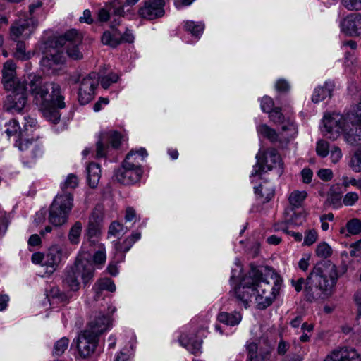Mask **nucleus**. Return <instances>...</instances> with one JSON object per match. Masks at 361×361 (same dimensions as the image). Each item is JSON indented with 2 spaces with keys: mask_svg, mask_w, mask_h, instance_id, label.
Segmentation results:
<instances>
[{
  "mask_svg": "<svg viewBox=\"0 0 361 361\" xmlns=\"http://www.w3.org/2000/svg\"><path fill=\"white\" fill-rule=\"evenodd\" d=\"M109 12L104 8L98 11L97 18L100 22H106L109 19Z\"/></svg>",
  "mask_w": 361,
  "mask_h": 361,
  "instance_id": "obj_62",
  "label": "nucleus"
},
{
  "mask_svg": "<svg viewBox=\"0 0 361 361\" xmlns=\"http://www.w3.org/2000/svg\"><path fill=\"white\" fill-rule=\"evenodd\" d=\"M316 152L317 154L322 157H326L329 152L328 142L324 140H319L317 144Z\"/></svg>",
  "mask_w": 361,
  "mask_h": 361,
  "instance_id": "obj_45",
  "label": "nucleus"
},
{
  "mask_svg": "<svg viewBox=\"0 0 361 361\" xmlns=\"http://www.w3.org/2000/svg\"><path fill=\"white\" fill-rule=\"evenodd\" d=\"M61 260V251L56 247L50 248L45 254L44 266L47 271L52 273Z\"/></svg>",
  "mask_w": 361,
  "mask_h": 361,
  "instance_id": "obj_24",
  "label": "nucleus"
},
{
  "mask_svg": "<svg viewBox=\"0 0 361 361\" xmlns=\"http://www.w3.org/2000/svg\"><path fill=\"white\" fill-rule=\"evenodd\" d=\"M106 256L104 248L97 251L93 255V262L95 264H104L106 262Z\"/></svg>",
  "mask_w": 361,
  "mask_h": 361,
  "instance_id": "obj_52",
  "label": "nucleus"
},
{
  "mask_svg": "<svg viewBox=\"0 0 361 361\" xmlns=\"http://www.w3.org/2000/svg\"><path fill=\"white\" fill-rule=\"evenodd\" d=\"M134 357L133 348L131 350H121L115 359V361H132Z\"/></svg>",
  "mask_w": 361,
  "mask_h": 361,
  "instance_id": "obj_50",
  "label": "nucleus"
},
{
  "mask_svg": "<svg viewBox=\"0 0 361 361\" xmlns=\"http://www.w3.org/2000/svg\"><path fill=\"white\" fill-rule=\"evenodd\" d=\"M69 343V340L66 337H63L57 341L54 346L53 353L55 355H61L67 349Z\"/></svg>",
  "mask_w": 361,
  "mask_h": 361,
  "instance_id": "obj_40",
  "label": "nucleus"
},
{
  "mask_svg": "<svg viewBox=\"0 0 361 361\" xmlns=\"http://www.w3.org/2000/svg\"><path fill=\"white\" fill-rule=\"evenodd\" d=\"M302 181L305 183H310L312 180L313 172L310 169L305 168L301 171Z\"/></svg>",
  "mask_w": 361,
  "mask_h": 361,
  "instance_id": "obj_57",
  "label": "nucleus"
},
{
  "mask_svg": "<svg viewBox=\"0 0 361 361\" xmlns=\"http://www.w3.org/2000/svg\"><path fill=\"white\" fill-rule=\"evenodd\" d=\"M359 199L358 194L356 192H348L343 197V204L347 206L353 205Z\"/></svg>",
  "mask_w": 361,
  "mask_h": 361,
  "instance_id": "obj_54",
  "label": "nucleus"
},
{
  "mask_svg": "<svg viewBox=\"0 0 361 361\" xmlns=\"http://www.w3.org/2000/svg\"><path fill=\"white\" fill-rule=\"evenodd\" d=\"M274 101L273 99L267 96L264 97L261 101V109L264 112L269 113L274 108Z\"/></svg>",
  "mask_w": 361,
  "mask_h": 361,
  "instance_id": "obj_51",
  "label": "nucleus"
},
{
  "mask_svg": "<svg viewBox=\"0 0 361 361\" xmlns=\"http://www.w3.org/2000/svg\"><path fill=\"white\" fill-rule=\"evenodd\" d=\"M325 131L331 135L329 138L336 139L341 132L345 131V119L343 115L337 113L325 115L324 117Z\"/></svg>",
  "mask_w": 361,
  "mask_h": 361,
  "instance_id": "obj_16",
  "label": "nucleus"
},
{
  "mask_svg": "<svg viewBox=\"0 0 361 361\" xmlns=\"http://www.w3.org/2000/svg\"><path fill=\"white\" fill-rule=\"evenodd\" d=\"M44 258L45 255L41 252H35L32 255V262L35 264H41L42 266H44Z\"/></svg>",
  "mask_w": 361,
  "mask_h": 361,
  "instance_id": "obj_63",
  "label": "nucleus"
},
{
  "mask_svg": "<svg viewBox=\"0 0 361 361\" xmlns=\"http://www.w3.org/2000/svg\"><path fill=\"white\" fill-rule=\"evenodd\" d=\"M27 81L29 92L44 118L53 124L59 123L61 116L59 109L66 107L61 86L54 82H44L41 75L33 73L28 75Z\"/></svg>",
  "mask_w": 361,
  "mask_h": 361,
  "instance_id": "obj_2",
  "label": "nucleus"
},
{
  "mask_svg": "<svg viewBox=\"0 0 361 361\" xmlns=\"http://www.w3.org/2000/svg\"><path fill=\"white\" fill-rule=\"evenodd\" d=\"M269 118L276 123H281L283 122L284 116L281 113L280 107H276L269 112Z\"/></svg>",
  "mask_w": 361,
  "mask_h": 361,
  "instance_id": "obj_46",
  "label": "nucleus"
},
{
  "mask_svg": "<svg viewBox=\"0 0 361 361\" xmlns=\"http://www.w3.org/2000/svg\"><path fill=\"white\" fill-rule=\"evenodd\" d=\"M357 128H355V131L350 129L349 131L344 134L345 141L350 145H357L361 141V135L357 134Z\"/></svg>",
  "mask_w": 361,
  "mask_h": 361,
  "instance_id": "obj_41",
  "label": "nucleus"
},
{
  "mask_svg": "<svg viewBox=\"0 0 361 361\" xmlns=\"http://www.w3.org/2000/svg\"><path fill=\"white\" fill-rule=\"evenodd\" d=\"M82 228V223L79 221L75 222L68 233V239L72 244H78Z\"/></svg>",
  "mask_w": 361,
  "mask_h": 361,
  "instance_id": "obj_32",
  "label": "nucleus"
},
{
  "mask_svg": "<svg viewBox=\"0 0 361 361\" xmlns=\"http://www.w3.org/2000/svg\"><path fill=\"white\" fill-rule=\"evenodd\" d=\"M247 361H271V350L268 348L258 349L257 343L252 342L246 345Z\"/></svg>",
  "mask_w": 361,
  "mask_h": 361,
  "instance_id": "obj_20",
  "label": "nucleus"
},
{
  "mask_svg": "<svg viewBox=\"0 0 361 361\" xmlns=\"http://www.w3.org/2000/svg\"><path fill=\"white\" fill-rule=\"evenodd\" d=\"M307 194L305 191L295 190L289 196V202L291 205L298 207L306 198Z\"/></svg>",
  "mask_w": 361,
  "mask_h": 361,
  "instance_id": "obj_36",
  "label": "nucleus"
},
{
  "mask_svg": "<svg viewBox=\"0 0 361 361\" xmlns=\"http://www.w3.org/2000/svg\"><path fill=\"white\" fill-rule=\"evenodd\" d=\"M37 25V21L33 18L20 19L15 25L11 27V36L13 40H16L25 30L35 29Z\"/></svg>",
  "mask_w": 361,
  "mask_h": 361,
  "instance_id": "obj_22",
  "label": "nucleus"
},
{
  "mask_svg": "<svg viewBox=\"0 0 361 361\" xmlns=\"http://www.w3.org/2000/svg\"><path fill=\"white\" fill-rule=\"evenodd\" d=\"M128 231V226H124L118 221H113L108 228V238L111 237L118 238Z\"/></svg>",
  "mask_w": 361,
  "mask_h": 361,
  "instance_id": "obj_27",
  "label": "nucleus"
},
{
  "mask_svg": "<svg viewBox=\"0 0 361 361\" xmlns=\"http://www.w3.org/2000/svg\"><path fill=\"white\" fill-rule=\"evenodd\" d=\"M334 87L331 82H326L324 83V86L316 88L312 95V102L318 103L326 98L330 99L332 95Z\"/></svg>",
  "mask_w": 361,
  "mask_h": 361,
  "instance_id": "obj_25",
  "label": "nucleus"
},
{
  "mask_svg": "<svg viewBox=\"0 0 361 361\" xmlns=\"http://www.w3.org/2000/svg\"><path fill=\"white\" fill-rule=\"evenodd\" d=\"M257 132L271 142H275L278 140V134L276 130L266 124L259 126L257 127Z\"/></svg>",
  "mask_w": 361,
  "mask_h": 361,
  "instance_id": "obj_31",
  "label": "nucleus"
},
{
  "mask_svg": "<svg viewBox=\"0 0 361 361\" xmlns=\"http://www.w3.org/2000/svg\"><path fill=\"white\" fill-rule=\"evenodd\" d=\"M101 40L104 44L109 45L113 48L116 47L121 44V40L113 35L109 31H106L103 33Z\"/></svg>",
  "mask_w": 361,
  "mask_h": 361,
  "instance_id": "obj_39",
  "label": "nucleus"
},
{
  "mask_svg": "<svg viewBox=\"0 0 361 361\" xmlns=\"http://www.w3.org/2000/svg\"><path fill=\"white\" fill-rule=\"evenodd\" d=\"M331 358L332 361H361V356L357 350L348 348L334 350Z\"/></svg>",
  "mask_w": 361,
  "mask_h": 361,
  "instance_id": "obj_23",
  "label": "nucleus"
},
{
  "mask_svg": "<svg viewBox=\"0 0 361 361\" xmlns=\"http://www.w3.org/2000/svg\"><path fill=\"white\" fill-rule=\"evenodd\" d=\"M95 288L98 290H107L112 293L116 290V286L111 279L104 278L95 283Z\"/></svg>",
  "mask_w": 361,
  "mask_h": 361,
  "instance_id": "obj_34",
  "label": "nucleus"
},
{
  "mask_svg": "<svg viewBox=\"0 0 361 361\" xmlns=\"http://www.w3.org/2000/svg\"><path fill=\"white\" fill-rule=\"evenodd\" d=\"M33 123L34 121H32L30 124L26 123L23 130H20L18 123L15 119L11 120L7 123L6 133L8 137L18 133L19 140L16 141V145H17L21 151L27 149L28 145L32 144L34 140L33 137L30 139L28 138L27 135V132L29 130L28 127L30 128V131H32L35 126Z\"/></svg>",
  "mask_w": 361,
  "mask_h": 361,
  "instance_id": "obj_13",
  "label": "nucleus"
},
{
  "mask_svg": "<svg viewBox=\"0 0 361 361\" xmlns=\"http://www.w3.org/2000/svg\"><path fill=\"white\" fill-rule=\"evenodd\" d=\"M99 338L85 331H81L77 338V349L81 357H90L96 350Z\"/></svg>",
  "mask_w": 361,
  "mask_h": 361,
  "instance_id": "obj_15",
  "label": "nucleus"
},
{
  "mask_svg": "<svg viewBox=\"0 0 361 361\" xmlns=\"http://www.w3.org/2000/svg\"><path fill=\"white\" fill-rule=\"evenodd\" d=\"M341 31L346 35L357 37L361 35V14L350 13L341 23Z\"/></svg>",
  "mask_w": 361,
  "mask_h": 361,
  "instance_id": "obj_18",
  "label": "nucleus"
},
{
  "mask_svg": "<svg viewBox=\"0 0 361 361\" xmlns=\"http://www.w3.org/2000/svg\"><path fill=\"white\" fill-rule=\"evenodd\" d=\"M104 138L102 135L100 136L99 140L97 142V157H104L106 155V145L104 143Z\"/></svg>",
  "mask_w": 361,
  "mask_h": 361,
  "instance_id": "obj_49",
  "label": "nucleus"
},
{
  "mask_svg": "<svg viewBox=\"0 0 361 361\" xmlns=\"http://www.w3.org/2000/svg\"><path fill=\"white\" fill-rule=\"evenodd\" d=\"M98 86L90 82L89 80L80 81L78 90V101L80 105H86L94 99L95 90Z\"/></svg>",
  "mask_w": 361,
  "mask_h": 361,
  "instance_id": "obj_19",
  "label": "nucleus"
},
{
  "mask_svg": "<svg viewBox=\"0 0 361 361\" xmlns=\"http://www.w3.org/2000/svg\"><path fill=\"white\" fill-rule=\"evenodd\" d=\"M353 300L357 306L356 319H358L361 317V289L357 290L354 293Z\"/></svg>",
  "mask_w": 361,
  "mask_h": 361,
  "instance_id": "obj_56",
  "label": "nucleus"
},
{
  "mask_svg": "<svg viewBox=\"0 0 361 361\" xmlns=\"http://www.w3.org/2000/svg\"><path fill=\"white\" fill-rule=\"evenodd\" d=\"M135 243V233L133 232L130 235L124 239L122 242L118 241L115 243V249L117 252H126Z\"/></svg>",
  "mask_w": 361,
  "mask_h": 361,
  "instance_id": "obj_29",
  "label": "nucleus"
},
{
  "mask_svg": "<svg viewBox=\"0 0 361 361\" xmlns=\"http://www.w3.org/2000/svg\"><path fill=\"white\" fill-rule=\"evenodd\" d=\"M104 214L99 206L95 207L88 217L84 236L90 245H95L102 235Z\"/></svg>",
  "mask_w": 361,
  "mask_h": 361,
  "instance_id": "obj_10",
  "label": "nucleus"
},
{
  "mask_svg": "<svg viewBox=\"0 0 361 361\" xmlns=\"http://www.w3.org/2000/svg\"><path fill=\"white\" fill-rule=\"evenodd\" d=\"M28 75L23 82L16 83L11 89H5L11 91L4 102L3 107L7 111L21 112L27 102V84Z\"/></svg>",
  "mask_w": 361,
  "mask_h": 361,
  "instance_id": "obj_8",
  "label": "nucleus"
},
{
  "mask_svg": "<svg viewBox=\"0 0 361 361\" xmlns=\"http://www.w3.org/2000/svg\"><path fill=\"white\" fill-rule=\"evenodd\" d=\"M110 317L101 312L92 314L84 330L93 336L99 338L110 326Z\"/></svg>",
  "mask_w": 361,
  "mask_h": 361,
  "instance_id": "obj_14",
  "label": "nucleus"
},
{
  "mask_svg": "<svg viewBox=\"0 0 361 361\" xmlns=\"http://www.w3.org/2000/svg\"><path fill=\"white\" fill-rule=\"evenodd\" d=\"M112 8H114V13L116 16H122L124 15V8L128 6H131L135 4V0H126L125 3L121 6V3L117 0H114L109 3Z\"/></svg>",
  "mask_w": 361,
  "mask_h": 361,
  "instance_id": "obj_33",
  "label": "nucleus"
},
{
  "mask_svg": "<svg viewBox=\"0 0 361 361\" xmlns=\"http://www.w3.org/2000/svg\"><path fill=\"white\" fill-rule=\"evenodd\" d=\"M135 217V211L133 207H127L126 209L124 219L125 223L131 221Z\"/></svg>",
  "mask_w": 361,
  "mask_h": 361,
  "instance_id": "obj_64",
  "label": "nucleus"
},
{
  "mask_svg": "<svg viewBox=\"0 0 361 361\" xmlns=\"http://www.w3.org/2000/svg\"><path fill=\"white\" fill-rule=\"evenodd\" d=\"M260 276L256 277L255 283L257 291L255 301L258 309L264 310L273 303L279 293L282 279L271 269H268L264 274L260 271Z\"/></svg>",
  "mask_w": 361,
  "mask_h": 361,
  "instance_id": "obj_4",
  "label": "nucleus"
},
{
  "mask_svg": "<svg viewBox=\"0 0 361 361\" xmlns=\"http://www.w3.org/2000/svg\"><path fill=\"white\" fill-rule=\"evenodd\" d=\"M78 178L74 174H69L61 186L63 194H58L49 208V221L56 227H59L67 222L68 216L73 204V195L66 189H75L78 186Z\"/></svg>",
  "mask_w": 361,
  "mask_h": 361,
  "instance_id": "obj_3",
  "label": "nucleus"
},
{
  "mask_svg": "<svg viewBox=\"0 0 361 361\" xmlns=\"http://www.w3.org/2000/svg\"><path fill=\"white\" fill-rule=\"evenodd\" d=\"M340 276L334 264L330 260H322L314 266L305 283L302 277L296 281L293 279L291 283L297 292L301 291L305 284V297L307 301L312 302L331 296Z\"/></svg>",
  "mask_w": 361,
  "mask_h": 361,
  "instance_id": "obj_1",
  "label": "nucleus"
},
{
  "mask_svg": "<svg viewBox=\"0 0 361 361\" xmlns=\"http://www.w3.org/2000/svg\"><path fill=\"white\" fill-rule=\"evenodd\" d=\"M164 0H148L145 2L142 7L139 9V15L147 20H154L164 16L165 11Z\"/></svg>",
  "mask_w": 361,
  "mask_h": 361,
  "instance_id": "obj_17",
  "label": "nucleus"
},
{
  "mask_svg": "<svg viewBox=\"0 0 361 361\" xmlns=\"http://www.w3.org/2000/svg\"><path fill=\"white\" fill-rule=\"evenodd\" d=\"M134 150L131 149L126 156L121 167L114 171L113 178L124 185H132L135 179V158Z\"/></svg>",
  "mask_w": 361,
  "mask_h": 361,
  "instance_id": "obj_11",
  "label": "nucleus"
},
{
  "mask_svg": "<svg viewBox=\"0 0 361 361\" xmlns=\"http://www.w3.org/2000/svg\"><path fill=\"white\" fill-rule=\"evenodd\" d=\"M257 163L254 166L252 176H257L261 172H267L276 169V173L281 176L283 172V163L280 154L275 149L259 150L256 155Z\"/></svg>",
  "mask_w": 361,
  "mask_h": 361,
  "instance_id": "obj_7",
  "label": "nucleus"
},
{
  "mask_svg": "<svg viewBox=\"0 0 361 361\" xmlns=\"http://www.w3.org/2000/svg\"><path fill=\"white\" fill-rule=\"evenodd\" d=\"M316 254L318 257L326 259L331 255L332 249L326 243H320L317 247Z\"/></svg>",
  "mask_w": 361,
  "mask_h": 361,
  "instance_id": "obj_42",
  "label": "nucleus"
},
{
  "mask_svg": "<svg viewBox=\"0 0 361 361\" xmlns=\"http://www.w3.org/2000/svg\"><path fill=\"white\" fill-rule=\"evenodd\" d=\"M16 68L15 63L11 61H7L2 70V83L4 89H11L13 85L20 81L16 77Z\"/></svg>",
  "mask_w": 361,
  "mask_h": 361,
  "instance_id": "obj_21",
  "label": "nucleus"
},
{
  "mask_svg": "<svg viewBox=\"0 0 361 361\" xmlns=\"http://www.w3.org/2000/svg\"><path fill=\"white\" fill-rule=\"evenodd\" d=\"M44 45V56L42 58L40 64L44 71L48 74H56L59 66L63 64L66 61V57L59 47H48L47 46V41Z\"/></svg>",
  "mask_w": 361,
  "mask_h": 361,
  "instance_id": "obj_12",
  "label": "nucleus"
},
{
  "mask_svg": "<svg viewBox=\"0 0 361 361\" xmlns=\"http://www.w3.org/2000/svg\"><path fill=\"white\" fill-rule=\"evenodd\" d=\"M89 80L90 84L94 83L95 85H99V74L96 72L90 73L86 77L83 78L82 81Z\"/></svg>",
  "mask_w": 361,
  "mask_h": 361,
  "instance_id": "obj_61",
  "label": "nucleus"
},
{
  "mask_svg": "<svg viewBox=\"0 0 361 361\" xmlns=\"http://www.w3.org/2000/svg\"><path fill=\"white\" fill-rule=\"evenodd\" d=\"M341 3L350 11L361 10V0H341Z\"/></svg>",
  "mask_w": 361,
  "mask_h": 361,
  "instance_id": "obj_48",
  "label": "nucleus"
},
{
  "mask_svg": "<svg viewBox=\"0 0 361 361\" xmlns=\"http://www.w3.org/2000/svg\"><path fill=\"white\" fill-rule=\"evenodd\" d=\"M346 228L352 235H357L361 232V221L358 219H353L346 224Z\"/></svg>",
  "mask_w": 361,
  "mask_h": 361,
  "instance_id": "obj_43",
  "label": "nucleus"
},
{
  "mask_svg": "<svg viewBox=\"0 0 361 361\" xmlns=\"http://www.w3.org/2000/svg\"><path fill=\"white\" fill-rule=\"evenodd\" d=\"M185 28L193 36L199 37L202 33L204 26L202 23H197L194 21H187L185 24Z\"/></svg>",
  "mask_w": 361,
  "mask_h": 361,
  "instance_id": "obj_37",
  "label": "nucleus"
},
{
  "mask_svg": "<svg viewBox=\"0 0 361 361\" xmlns=\"http://www.w3.org/2000/svg\"><path fill=\"white\" fill-rule=\"evenodd\" d=\"M317 176L324 181H329L333 178V172L329 169H322L318 171Z\"/></svg>",
  "mask_w": 361,
  "mask_h": 361,
  "instance_id": "obj_55",
  "label": "nucleus"
},
{
  "mask_svg": "<svg viewBox=\"0 0 361 361\" xmlns=\"http://www.w3.org/2000/svg\"><path fill=\"white\" fill-rule=\"evenodd\" d=\"M16 59L23 60L25 58V44L23 41H18L14 53Z\"/></svg>",
  "mask_w": 361,
  "mask_h": 361,
  "instance_id": "obj_53",
  "label": "nucleus"
},
{
  "mask_svg": "<svg viewBox=\"0 0 361 361\" xmlns=\"http://www.w3.org/2000/svg\"><path fill=\"white\" fill-rule=\"evenodd\" d=\"M348 165L353 171L361 172V148L354 152L350 157Z\"/></svg>",
  "mask_w": 361,
  "mask_h": 361,
  "instance_id": "obj_35",
  "label": "nucleus"
},
{
  "mask_svg": "<svg viewBox=\"0 0 361 361\" xmlns=\"http://www.w3.org/2000/svg\"><path fill=\"white\" fill-rule=\"evenodd\" d=\"M87 181L90 188H95L101 177V169L99 164L91 162L87 168Z\"/></svg>",
  "mask_w": 361,
  "mask_h": 361,
  "instance_id": "obj_26",
  "label": "nucleus"
},
{
  "mask_svg": "<svg viewBox=\"0 0 361 361\" xmlns=\"http://www.w3.org/2000/svg\"><path fill=\"white\" fill-rule=\"evenodd\" d=\"M353 119L352 123L355 125L361 126V101L357 105V111L355 114H353Z\"/></svg>",
  "mask_w": 361,
  "mask_h": 361,
  "instance_id": "obj_59",
  "label": "nucleus"
},
{
  "mask_svg": "<svg viewBox=\"0 0 361 361\" xmlns=\"http://www.w3.org/2000/svg\"><path fill=\"white\" fill-rule=\"evenodd\" d=\"M118 76L117 74L111 73L107 75L102 77L100 80L101 86L104 89H107L110 87L112 83L116 82L118 81Z\"/></svg>",
  "mask_w": 361,
  "mask_h": 361,
  "instance_id": "obj_44",
  "label": "nucleus"
},
{
  "mask_svg": "<svg viewBox=\"0 0 361 361\" xmlns=\"http://www.w3.org/2000/svg\"><path fill=\"white\" fill-rule=\"evenodd\" d=\"M290 88L288 82L285 80H279L276 83V89L279 92H288Z\"/></svg>",
  "mask_w": 361,
  "mask_h": 361,
  "instance_id": "obj_58",
  "label": "nucleus"
},
{
  "mask_svg": "<svg viewBox=\"0 0 361 361\" xmlns=\"http://www.w3.org/2000/svg\"><path fill=\"white\" fill-rule=\"evenodd\" d=\"M342 152L340 148L335 147L331 152V159L333 163H337L341 158Z\"/></svg>",
  "mask_w": 361,
  "mask_h": 361,
  "instance_id": "obj_60",
  "label": "nucleus"
},
{
  "mask_svg": "<svg viewBox=\"0 0 361 361\" xmlns=\"http://www.w3.org/2000/svg\"><path fill=\"white\" fill-rule=\"evenodd\" d=\"M255 194L258 195L259 198L264 199L263 202H269L274 196V190L272 189L265 188L263 185H260L255 188Z\"/></svg>",
  "mask_w": 361,
  "mask_h": 361,
  "instance_id": "obj_38",
  "label": "nucleus"
},
{
  "mask_svg": "<svg viewBox=\"0 0 361 361\" xmlns=\"http://www.w3.org/2000/svg\"><path fill=\"white\" fill-rule=\"evenodd\" d=\"M217 319L221 323L230 326H235L240 322L241 315L237 312L230 314L223 312L218 314Z\"/></svg>",
  "mask_w": 361,
  "mask_h": 361,
  "instance_id": "obj_28",
  "label": "nucleus"
},
{
  "mask_svg": "<svg viewBox=\"0 0 361 361\" xmlns=\"http://www.w3.org/2000/svg\"><path fill=\"white\" fill-rule=\"evenodd\" d=\"M81 43L82 37L74 29L67 31L64 35L50 37L47 39L48 47H55L61 49L66 44L67 55L74 60H80L83 57L78 47Z\"/></svg>",
  "mask_w": 361,
  "mask_h": 361,
  "instance_id": "obj_6",
  "label": "nucleus"
},
{
  "mask_svg": "<svg viewBox=\"0 0 361 361\" xmlns=\"http://www.w3.org/2000/svg\"><path fill=\"white\" fill-rule=\"evenodd\" d=\"M317 237V232L314 229L306 231L303 244L310 246L316 242Z\"/></svg>",
  "mask_w": 361,
  "mask_h": 361,
  "instance_id": "obj_47",
  "label": "nucleus"
},
{
  "mask_svg": "<svg viewBox=\"0 0 361 361\" xmlns=\"http://www.w3.org/2000/svg\"><path fill=\"white\" fill-rule=\"evenodd\" d=\"M260 270L252 269L248 274L243 278L239 286L235 288V294L238 300L243 302L245 307H247L252 298L257 295L255 286L256 277L260 276Z\"/></svg>",
  "mask_w": 361,
  "mask_h": 361,
  "instance_id": "obj_9",
  "label": "nucleus"
},
{
  "mask_svg": "<svg viewBox=\"0 0 361 361\" xmlns=\"http://www.w3.org/2000/svg\"><path fill=\"white\" fill-rule=\"evenodd\" d=\"M94 275V267L92 262L85 258H77L73 266L66 268L63 277V284L72 291H78L80 284V276L83 285L87 286L92 281Z\"/></svg>",
  "mask_w": 361,
  "mask_h": 361,
  "instance_id": "obj_5",
  "label": "nucleus"
},
{
  "mask_svg": "<svg viewBox=\"0 0 361 361\" xmlns=\"http://www.w3.org/2000/svg\"><path fill=\"white\" fill-rule=\"evenodd\" d=\"M102 135L114 148L117 149L120 147L122 135L118 131H110Z\"/></svg>",
  "mask_w": 361,
  "mask_h": 361,
  "instance_id": "obj_30",
  "label": "nucleus"
}]
</instances>
